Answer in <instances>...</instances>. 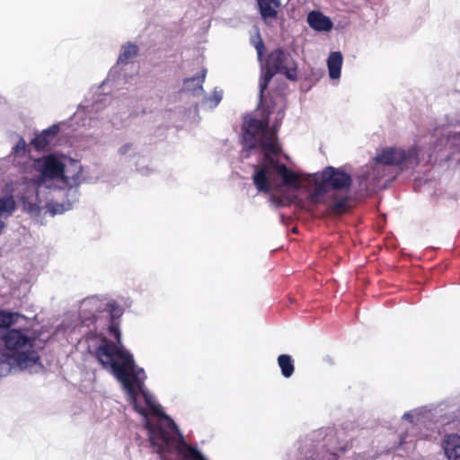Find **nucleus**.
I'll list each match as a JSON object with an SVG mask.
<instances>
[{
	"mask_svg": "<svg viewBox=\"0 0 460 460\" xmlns=\"http://www.w3.org/2000/svg\"><path fill=\"white\" fill-rule=\"evenodd\" d=\"M260 147L265 151L264 155L268 154L269 155H272L277 156L281 151L278 142H260Z\"/></svg>",
	"mask_w": 460,
	"mask_h": 460,
	"instance_id": "obj_28",
	"label": "nucleus"
},
{
	"mask_svg": "<svg viewBox=\"0 0 460 460\" xmlns=\"http://www.w3.org/2000/svg\"><path fill=\"white\" fill-rule=\"evenodd\" d=\"M16 202L12 193L0 197V219H7L16 210Z\"/></svg>",
	"mask_w": 460,
	"mask_h": 460,
	"instance_id": "obj_18",
	"label": "nucleus"
},
{
	"mask_svg": "<svg viewBox=\"0 0 460 460\" xmlns=\"http://www.w3.org/2000/svg\"><path fill=\"white\" fill-rule=\"evenodd\" d=\"M250 42L255 48L259 60H261L265 53L266 47L259 31H257L254 36L251 37Z\"/></svg>",
	"mask_w": 460,
	"mask_h": 460,
	"instance_id": "obj_26",
	"label": "nucleus"
},
{
	"mask_svg": "<svg viewBox=\"0 0 460 460\" xmlns=\"http://www.w3.org/2000/svg\"><path fill=\"white\" fill-rule=\"evenodd\" d=\"M269 119H258L255 118H245L243 124V141L248 149H255L259 145V137L267 133Z\"/></svg>",
	"mask_w": 460,
	"mask_h": 460,
	"instance_id": "obj_7",
	"label": "nucleus"
},
{
	"mask_svg": "<svg viewBox=\"0 0 460 460\" xmlns=\"http://www.w3.org/2000/svg\"><path fill=\"white\" fill-rule=\"evenodd\" d=\"M64 172L61 181L66 186L74 188L81 184L83 166L79 161L71 159L68 164H64Z\"/></svg>",
	"mask_w": 460,
	"mask_h": 460,
	"instance_id": "obj_10",
	"label": "nucleus"
},
{
	"mask_svg": "<svg viewBox=\"0 0 460 460\" xmlns=\"http://www.w3.org/2000/svg\"><path fill=\"white\" fill-rule=\"evenodd\" d=\"M441 447L447 460H460V436L446 435L441 441Z\"/></svg>",
	"mask_w": 460,
	"mask_h": 460,
	"instance_id": "obj_13",
	"label": "nucleus"
},
{
	"mask_svg": "<svg viewBox=\"0 0 460 460\" xmlns=\"http://www.w3.org/2000/svg\"><path fill=\"white\" fill-rule=\"evenodd\" d=\"M259 13L266 25L270 26L278 17L280 0H257Z\"/></svg>",
	"mask_w": 460,
	"mask_h": 460,
	"instance_id": "obj_11",
	"label": "nucleus"
},
{
	"mask_svg": "<svg viewBox=\"0 0 460 460\" xmlns=\"http://www.w3.org/2000/svg\"><path fill=\"white\" fill-rule=\"evenodd\" d=\"M211 99L214 101V105L217 106L222 100V93L221 92H214Z\"/></svg>",
	"mask_w": 460,
	"mask_h": 460,
	"instance_id": "obj_31",
	"label": "nucleus"
},
{
	"mask_svg": "<svg viewBox=\"0 0 460 460\" xmlns=\"http://www.w3.org/2000/svg\"><path fill=\"white\" fill-rule=\"evenodd\" d=\"M314 184L315 194H323L329 190H349L352 185V179L343 169L327 166L314 175Z\"/></svg>",
	"mask_w": 460,
	"mask_h": 460,
	"instance_id": "obj_4",
	"label": "nucleus"
},
{
	"mask_svg": "<svg viewBox=\"0 0 460 460\" xmlns=\"http://www.w3.org/2000/svg\"><path fill=\"white\" fill-rule=\"evenodd\" d=\"M35 168L40 172V181L60 180L63 176L64 163L55 154L38 158L34 162Z\"/></svg>",
	"mask_w": 460,
	"mask_h": 460,
	"instance_id": "obj_6",
	"label": "nucleus"
},
{
	"mask_svg": "<svg viewBox=\"0 0 460 460\" xmlns=\"http://www.w3.org/2000/svg\"><path fill=\"white\" fill-rule=\"evenodd\" d=\"M26 151V143L23 138H21L15 146L13 148V153L16 155H23Z\"/></svg>",
	"mask_w": 460,
	"mask_h": 460,
	"instance_id": "obj_29",
	"label": "nucleus"
},
{
	"mask_svg": "<svg viewBox=\"0 0 460 460\" xmlns=\"http://www.w3.org/2000/svg\"><path fill=\"white\" fill-rule=\"evenodd\" d=\"M254 168L255 172L252 176L253 184L258 191L269 193L271 189L268 175L270 173V170H271L270 166L268 164V162L265 161V164L261 165H255Z\"/></svg>",
	"mask_w": 460,
	"mask_h": 460,
	"instance_id": "obj_12",
	"label": "nucleus"
},
{
	"mask_svg": "<svg viewBox=\"0 0 460 460\" xmlns=\"http://www.w3.org/2000/svg\"><path fill=\"white\" fill-rule=\"evenodd\" d=\"M58 125H52L49 128L43 130L41 133L38 134L31 140V144L37 151L44 150L58 135Z\"/></svg>",
	"mask_w": 460,
	"mask_h": 460,
	"instance_id": "obj_15",
	"label": "nucleus"
},
{
	"mask_svg": "<svg viewBox=\"0 0 460 460\" xmlns=\"http://www.w3.org/2000/svg\"><path fill=\"white\" fill-rule=\"evenodd\" d=\"M429 413V411L426 408H419L404 413L402 419L412 424H421L423 423V419Z\"/></svg>",
	"mask_w": 460,
	"mask_h": 460,
	"instance_id": "obj_22",
	"label": "nucleus"
},
{
	"mask_svg": "<svg viewBox=\"0 0 460 460\" xmlns=\"http://www.w3.org/2000/svg\"><path fill=\"white\" fill-rule=\"evenodd\" d=\"M144 425L161 460H207L197 448L185 442L172 420L162 411L151 415Z\"/></svg>",
	"mask_w": 460,
	"mask_h": 460,
	"instance_id": "obj_2",
	"label": "nucleus"
},
{
	"mask_svg": "<svg viewBox=\"0 0 460 460\" xmlns=\"http://www.w3.org/2000/svg\"><path fill=\"white\" fill-rule=\"evenodd\" d=\"M138 54V47L131 42H127L122 46L119 56L118 63L128 64L130 59L136 58Z\"/></svg>",
	"mask_w": 460,
	"mask_h": 460,
	"instance_id": "obj_20",
	"label": "nucleus"
},
{
	"mask_svg": "<svg viewBox=\"0 0 460 460\" xmlns=\"http://www.w3.org/2000/svg\"><path fill=\"white\" fill-rule=\"evenodd\" d=\"M265 161L268 162L272 172L281 178L283 186L293 189H298L300 187V175L297 172L289 169L285 164H281L279 159L268 154L265 155Z\"/></svg>",
	"mask_w": 460,
	"mask_h": 460,
	"instance_id": "obj_8",
	"label": "nucleus"
},
{
	"mask_svg": "<svg viewBox=\"0 0 460 460\" xmlns=\"http://www.w3.org/2000/svg\"><path fill=\"white\" fill-rule=\"evenodd\" d=\"M278 116H279V120H281L283 119V117H284V112L283 111H279L278 113Z\"/></svg>",
	"mask_w": 460,
	"mask_h": 460,
	"instance_id": "obj_33",
	"label": "nucleus"
},
{
	"mask_svg": "<svg viewBox=\"0 0 460 460\" xmlns=\"http://www.w3.org/2000/svg\"><path fill=\"white\" fill-rule=\"evenodd\" d=\"M342 62L343 57L340 51H334L329 55L327 66L332 79L340 78Z\"/></svg>",
	"mask_w": 460,
	"mask_h": 460,
	"instance_id": "obj_16",
	"label": "nucleus"
},
{
	"mask_svg": "<svg viewBox=\"0 0 460 460\" xmlns=\"http://www.w3.org/2000/svg\"><path fill=\"white\" fill-rule=\"evenodd\" d=\"M401 443H402H402H405V438H402Z\"/></svg>",
	"mask_w": 460,
	"mask_h": 460,
	"instance_id": "obj_34",
	"label": "nucleus"
},
{
	"mask_svg": "<svg viewBox=\"0 0 460 460\" xmlns=\"http://www.w3.org/2000/svg\"><path fill=\"white\" fill-rule=\"evenodd\" d=\"M206 72L207 71L204 69L200 72V75L193 76V77L186 78L183 81L184 90L189 91V92H193V93H195L197 91H202L203 90L202 84L206 77Z\"/></svg>",
	"mask_w": 460,
	"mask_h": 460,
	"instance_id": "obj_19",
	"label": "nucleus"
},
{
	"mask_svg": "<svg viewBox=\"0 0 460 460\" xmlns=\"http://www.w3.org/2000/svg\"><path fill=\"white\" fill-rule=\"evenodd\" d=\"M452 138H453L455 141H460V132L454 134V135L452 136Z\"/></svg>",
	"mask_w": 460,
	"mask_h": 460,
	"instance_id": "obj_32",
	"label": "nucleus"
},
{
	"mask_svg": "<svg viewBox=\"0 0 460 460\" xmlns=\"http://www.w3.org/2000/svg\"><path fill=\"white\" fill-rule=\"evenodd\" d=\"M5 349L18 361L21 370L31 369L39 364L40 357L35 349V335L29 329H6L1 334Z\"/></svg>",
	"mask_w": 460,
	"mask_h": 460,
	"instance_id": "obj_3",
	"label": "nucleus"
},
{
	"mask_svg": "<svg viewBox=\"0 0 460 460\" xmlns=\"http://www.w3.org/2000/svg\"><path fill=\"white\" fill-rule=\"evenodd\" d=\"M106 310L112 318L110 332L117 340L118 344L103 340L96 349V357L100 364L121 384L135 411L143 418V421H146L151 415L161 411V406L145 387L146 376L144 369L135 364L132 355L121 345L120 331L114 320L122 315V308L115 302H108Z\"/></svg>",
	"mask_w": 460,
	"mask_h": 460,
	"instance_id": "obj_1",
	"label": "nucleus"
},
{
	"mask_svg": "<svg viewBox=\"0 0 460 460\" xmlns=\"http://www.w3.org/2000/svg\"><path fill=\"white\" fill-rule=\"evenodd\" d=\"M309 26L316 31H330L333 23L332 20L319 11H312L307 15Z\"/></svg>",
	"mask_w": 460,
	"mask_h": 460,
	"instance_id": "obj_14",
	"label": "nucleus"
},
{
	"mask_svg": "<svg viewBox=\"0 0 460 460\" xmlns=\"http://www.w3.org/2000/svg\"><path fill=\"white\" fill-rule=\"evenodd\" d=\"M20 315L18 314L8 313L0 309V329H4L15 323Z\"/></svg>",
	"mask_w": 460,
	"mask_h": 460,
	"instance_id": "obj_25",
	"label": "nucleus"
},
{
	"mask_svg": "<svg viewBox=\"0 0 460 460\" xmlns=\"http://www.w3.org/2000/svg\"><path fill=\"white\" fill-rule=\"evenodd\" d=\"M279 126H280V122L279 123L275 122L270 130H269V128H268L267 133H262V135L261 136V139L259 138V143L260 142H270H270L271 143L278 142L277 131H278ZM258 146H260V144L258 145Z\"/></svg>",
	"mask_w": 460,
	"mask_h": 460,
	"instance_id": "obj_27",
	"label": "nucleus"
},
{
	"mask_svg": "<svg viewBox=\"0 0 460 460\" xmlns=\"http://www.w3.org/2000/svg\"><path fill=\"white\" fill-rule=\"evenodd\" d=\"M413 155H415V151L406 152L396 147H385L376 155L375 161L385 165H400L411 159Z\"/></svg>",
	"mask_w": 460,
	"mask_h": 460,
	"instance_id": "obj_9",
	"label": "nucleus"
},
{
	"mask_svg": "<svg viewBox=\"0 0 460 460\" xmlns=\"http://www.w3.org/2000/svg\"><path fill=\"white\" fill-rule=\"evenodd\" d=\"M132 149V144L131 143H126L122 145L119 149V154L120 155H125L128 151Z\"/></svg>",
	"mask_w": 460,
	"mask_h": 460,
	"instance_id": "obj_30",
	"label": "nucleus"
},
{
	"mask_svg": "<svg viewBox=\"0 0 460 460\" xmlns=\"http://www.w3.org/2000/svg\"><path fill=\"white\" fill-rule=\"evenodd\" d=\"M16 359L11 353L0 354V376H6L13 370H21Z\"/></svg>",
	"mask_w": 460,
	"mask_h": 460,
	"instance_id": "obj_17",
	"label": "nucleus"
},
{
	"mask_svg": "<svg viewBox=\"0 0 460 460\" xmlns=\"http://www.w3.org/2000/svg\"><path fill=\"white\" fill-rule=\"evenodd\" d=\"M278 74L284 75L290 81L297 80V65L291 54L282 48L272 50L266 60Z\"/></svg>",
	"mask_w": 460,
	"mask_h": 460,
	"instance_id": "obj_5",
	"label": "nucleus"
},
{
	"mask_svg": "<svg viewBox=\"0 0 460 460\" xmlns=\"http://www.w3.org/2000/svg\"><path fill=\"white\" fill-rule=\"evenodd\" d=\"M348 198L336 200L328 206V211L332 215H342L348 210Z\"/></svg>",
	"mask_w": 460,
	"mask_h": 460,
	"instance_id": "obj_24",
	"label": "nucleus"
},
{
	"mask_svg": "<svg viewBox=\"0 0 460 460\" xmlns=\"http://www.w3.org/2000/svg\"><path fill=\"white\" fill-rule=\"evenodd\" d=\"M459 164H460V158H459Z\"/></svg>",
	"mask_w": 460,
	"mask_h": 460,
	"instance_id": "obj_35",
	"label": "nucleus"
},
{
	"mask_svg": "<svg viewBox=\"0 0 460 460\" xmlns=\"http://www.w3.org/2000/svg\"><path fill=\"white\" fill-rule=\"evenodd\" d=\"M278 365L284 377L289 378L293 375L295 367L291 356L287 354L279 355L278 358Z\"/></svg>",
	"mask_w": 460,
	"mask_h": 460,
	"instance_id": "obj_21",
	"label": "nucleus"
},
{
	"mask_svg": "<svg viewBox=\"0 0 460 460\" xmlns=\"http://www.w3.org/2000/svg\"><path fill=\"white\" fill-rule=\"evenodd\" d=\"M278 73L275 72L268 64H266V71L260 80V98L262 99L264 91L268 88V85L273 76Z\"/></svg>",
	"mask_w": 460,
	"mask_h": 460,
	"instance_id": "obj_23",
	"label": "nucleus"
}]
</instances>
